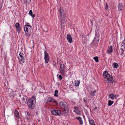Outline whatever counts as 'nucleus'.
I'll list each match as a JSON object with an SVG mask.
<instances>
[{"label": "nucleus", "mask_w": 125, "mask_h": 125, "mask_svg": "<svg viewBox=\"0 0 125 125\" xmlns=\"http://www.w3.org/2000/svg\"><path fill=\"white\" fill-rule=\"evenodd\" d=\"M59 106L63 112L66 114L69 112V110L66 103L61 101L59 102Z\"/></svg>", "instance_id": "obj_1"}, {"label": "nucleus", "mask_w": 125, "mask_h": 125, "mask_svg": "<svg viewBox=\"0 0 125 125\" xmlns=\"http://www.w3.org/2000/svg\"><path fill=\"white\" fill-rule=\"evenodd\" d=\"M35 101V97L34 96L30 99H28L27 102L28 107L31 109H33L35 107L34 104Z\"/></svg>", "instance_id": "obj_2"}, {"label": "nucleus", "mask_w": 125, "mask_h": 125, "mask_svg": "<svg viewBox=\"0 0 125 125\" xmlns=\"http://www.w3.org/2000/svg\"><path fill=\"white\" fill-rule=\"evenodd\" d=\"M103 74L106 81L108 83H113V78L112 75L105 71L104 72Z\"/></svg>", "instance_id": "obj_3"}, {"label": "nucleus", "mask_w": 125, "mask_h": 125, "mask_svg": "<svg viewBox=\"0 0 125 125\" xmlns=\"http://www.w3.org/2000/svg\"><path fill=\"white\" fill-rule=\"evenodd\" d=\"M60 17L61 19V27L63 23H64L66 22L65 20V16L64 14V12L63 9H60Z\"/></svg>", "instance_id": "obj_4"}, {"label": "nucleus", "mask_w": 125, "mask_h": 125, "mask_svg": "<svg viewBox=\"0 0 125 125\" xmlns=\"http://www.w3.org/2000/svg\"><path fill=\"white\" fill-rule=\"evenodd\" d=\"M32 29L31 26L25 25L24 28L25 33L29 37L31 35V30Z\"/></svg>", "instance_id": "obj_5"}, {"label": "nucleus", "mask_w": 125, "mask_h": 125, "mask_svg": "<svg viewBox=\"0 0 125 125\" xmlns=\"http://www.w3.org/2000/svg\"><path fill=\"white\" fill-rule=\"evenodd\" d=\"M60 69L59 72L60 74H61L62 76L65 75V71L66 69L65 66L63 64L60 63Z\"/></svg>", "instance_id": "obj_6"}, {"label": "nucleus", "mask_w": 125, "mask_h": 125, "mask_svg": "<svg viewBox=\"0 0 125 125\" xmlns=\"http://www.w3.org/2000/svg\"><path fill=\"white\" fill-rule=\"evenodd\" d=\"M24 55L23 53H20L18 57V59L20 63H23L24 62H25V60L24 58Z\"/></svg>", "instance_id": "obj_7"}, {"label": "nucleus", "mask_w": 125, "mask_h": 125, "mask_svg": "<svg viewBox=\"0 0 125 125\" xmlns=\"http://www.w3.org/2000/svg\"><path fill=\"white\" fill-rule=\"evenodd\" d=\"M52 114L54 115H61V111L60 110H53L51 111Z\"/></svg>", "instance_id": "obj_8"}, {"label": "nucleus", "mask_w": 125, "mask_h": 125, "mask_svg": "<svg viewBox=\"0 0 125 125\" xmlns=\"http://www.w3.org/2000/svg\"><path fill=\"white\" fill-rule=\"evenodd\" d=\"M67 39L68 40V42L70 43H71L72 42V37L71 35L68 34L67 36Z\"/></svg>", "instance_id": "obj_9"}, {"label": "nucleus", "mask_w": 125, "mask_h": 125, "mask_svg": "<svg viewBox=\"0 0 125 125\" xmlns=\"http://www.w3.org/2000/svg\"><path fill=\"white\" fill-rule=\"evenodd\" d=\"M113 52V46H111L110 47L108 48L107 49V53L109 54H110Z\"/></svg>", "instance_id": "obj_10"}, {"label": "nucleus", "mask_w": 125, "mask_h": 125, "mask_svg": "<svg viewBox=\"0 0 125 125\" xmlns=\"http://www.w3.org/2000/svg\"><path fill=\"white\" fill-rule=\"evenodd\" d=\"M76 118L79 120L80 125H82L83 124V122L81 117L79 116L76 117Z\"/></svg>", "instance_id": "obj_11"}, {"label": "nucleus", "mask_w": 125, "mask_h": 125, "mask_svg": "<svg viewBox=\"0 0 125 125\" xmlns=\"http://www.w3.org/2000/svg\"><path fill=\"white\" fill-rule=\"evenodd\" d=\"M123 4L122 3H120L119 4L118 6V10L119 11L121 10L123 7Z\"/></svg>", "instance_id": "obj_12"}, {"label": "nucleus", "mask_w": 125, "mask_h": 125, "mask_svg": "<svg viewBox=\"0 0 125 125\" xmlns=\"http://www.w3.org/2000/svg\"><path fill=\"white\" fill-rule=\"evenodd\" d=\"M14 115L18 119L19 118V113L18 111L16 110H15V111Z\"/></svg>", "instance_id": "obj_13"}, {"label": "nucleus", "mask_w": 125, "mask_h": 125, "mask_svg": "<svg viewBox=\"0 0 125 125\" xmlns=\"http://www.w3.org/2000/svg\"><path fill=\"white\" fill-rule=\"evenodd\" d=\"M109 97L112 100H113L115 99H116V95H114L112 94H110L109 95Z\"/></svg>", "instance_id": "obj_14"}, {"label": "nucleus", "mask_w": 125, "mask_h": 125, "mask_svg": "<svg viewBox=\"0 0 125 125\" xmlns=\"http://www.w3.org/2000/svg\"><path fill=\"white\" fill-rule=\"evenodd\" d=\"M88 119L90 125H94L95 124L94 123V120L92 119L90 120L89 118H88Z\"/></svg>", "instance_id": "obj_15"}, {"label": "nucleus", "mask_w": 125, "mask_h": 125, "mask_svg": "<svg viewBox=\"0 0 125 125\" xmlns=\"http://www.w3.org/2000/svg\"><path fill=\"white\" fill-rule=\"evenodd\" d=\"M96 92V91H94L93 92L91 91V94L90 95V97H91V98L92 99L93 97L95 95V93Z\"/></svg>", "instance_id": "obj_16"}, {"label": "nucleus", "mask_w": 125, "mask_h": 125, "mask_svg": "<svg viewBox=\"0 0 125 125\" xmlns=\"http://www.w3.org/2000/svg\"><path fill=\"white\" fill-rule=\"evenodd\" d=\"M29 13L30 14V15L33 18V19L35 17V15L32 14V12L31 10H30L29 12Z\"/></svg>", "instance_id": "obj_17"}, {"label": "nucleus", "mask_w": 125, "mask_h": 125, "mask_svg": "<svg viewBox=\"0 0 125 125\" xmlns=\"http://www.w3.org/2000/svg\"><path fill=\"white\" fill-rule=\"evenodd\" d=\"M25 117L26 119L27 120H29L30 119L31 117V115L28 112L27 113V115Z\"/></svg>", "instance_id": "obj_18"}, {"label": "nucleus", "mask_w": 125, "mask_h": 125, "mask_svg": "<svg viewBox=\"0 0 125 125\" xmlns=\"http://www.w3.org/2000/svg\"><path fill=\"white\" fill-rule=\"evenodd\" d=\"M114 102L110 100H109L108 101V106H110L112 105L114 103Z\"/></svg>", "instance_id": "obj_19"}, {"label": "nucleus", "mask_w": 125, "mask_h": 125, "mask_svg": "<svg viewBox=\"0 0 125 125\" xmlns=\"http://www.w3.org/2000/svg\"><path fill=\"white\" fill-rule=\"evenodd\" d=\"M53 99L50 97H49L48 98L46 101L47 102H53Z\"/></svg>", "instance_id": "obj_20"}, {"label": "nucleus", "mask_w": 125, "mask_h": 125, "mask_svg": "<svg viewBox=\"0 0 125 125\" xmlns=\"http://www.w3.org/2000/svg\"><path fill=\"white\" fill-rule=\"evenodd\" d=\"M100 36H98L95 37L94 39V41H95L97 42H98L99 41V38Z\"/></svg>", "instance_id": "obj_21"}, {"label": "nucleus", "mask_w": 125, "mask_h": 125, "mask_svg": "<svg viewBox=\"0 0 125 125\" xmlns=\"http://www.w3.org/2000/svg\"><path fill=\"white\" fill-rule=\"evenodd\" d=\"M54 95L55 97H57L58 96V90H56L55 91Z\"/></svg>", "instance_id": "obj_22"}, {"label": "nucleus", "mask_w": 125, "mask_h": 125, "mask_svg": "<svg viewBox=\"0 0 125 125\" xmlns=\"http://www.w3.org/2000/svg\"><path fill=\"white\" fill-rule=\"evenodd\" d=\"M31 0H24V3L26 5L29 4L31 1Z\"/></svg>", "instance_id": "obj_23"}, {"label": "nucleus", "mask_w": 125, "mask_h": 125, "mask_svg": "<svg viewBox=\"0 0 125 125\" xmlns=\"http://www.w3.org/2000/svg\"><path fill=\"white\" fill-rule=\"evenodd\" d=\"M80 81H75V83L74 84L76 86H79V83H80Z\"/></svg>", "instance_id": "obj_24"}, {"label": "nucleus", "mask_w": 125, "mask_h": 125, "mask_svg": "<svg viewBox=\"0 0 125 125\" xmlns=\"http://www.w3.org/2000/svg\"><path fill=\"white\" fill-rule=\"evenodd\" d=\"M44 59L45 60V63H47L49 61V57H44Z\"/></svg>", "instance_id": "obj_25"}, {"label": "nucleus", "mask_w": 125, "mask_h": 125, "mask_svg": "<svg viewBox=\"0 0 125 125\" xmlns=\"http://www.w3.org/2000/svg\"><path fill=\"white\" fill-rule=\"evenodd\" d=\"M113 67L114 68H117V67H118V64L115 62H114L113 63Z\"/></svg>", "instance_id": "obj_26"}, {"label": "nucleus", "mask_w": 125, "mask_h": 125, "mask_svg": "<svg viewBox=\"0 0 125 125\" xmlns=\"http://www.w3.org/2000/svg\"><path fill=\"white\" fill-rule=\"evenodd\" d=\"M44 57H49V55L48 54L47 52L45 51L44 52Z\"/></svg>", "instance_id": "obj_27"}, {"label": "nucleus", "mask_w": 125, "mask_h": 125, "mask_svg": "<svg viewBox=\"0 0 125 125\" xmlns=\"http://www.w3.org/2000/svg\"><path fill=\"white\" fill-rule=\"evenodd\" d=\"M57 77L60 80H61L62 78V76L61 75L58 74L57 75Z\"/></svg>", "instance_id": "obj_28"}, {"label": "nucleus", "mask_w": 125, "mask_h": 125, "mask_svg": "<svg viewBox=\"0 0 125 125\" xmlns=\"http://www.w3.org/2000/svg\"><path fill=\"white\" fill-rule=\"evenodd\" d=\"M16 29L18 33H20L21 32V29L20 27H18Z\"/></svg>", "instance_id": "obj_29"}, {"label": "nucleus", "mask_w": 125, "mask_h": 125, "mask_svg": "<svg viewBox=\"0 0 125 125\" xmlns=\"http://www.w3.org/2000/svg\"><path fill=\"white\" fill-rule=\"evenodd\" d=\"M98 58V57L96 56L94 57L93 59L96 62H99Z\"/></svg>", "instance_id": "obj_30"}, {"label": "nucleus", "mask_w": 125, "mask_h": 125, "mask_svg": "<svg viewBox=\"0 0 125 125\" xmlns=\"http://www.w3.org/2000/svg\"><path fill=\"white\" fill-rule=\"evenodd\" d=\"M120 54L122 56H123L124 55V51L123 49L121 48L120 50Z\"/></svg>", "instance_id": "obj_31"}, {"label": "nucleus", "mask_w": 125, "mask_h": 125, "mask_svg": "<svg viewBox=\"0 0 125 125\" xmlns=\"http://www.w3.org/2000/svg\"><path fill=\"white\" fill-rule=\"evenodd\" d=\"M84 111L85 112V114H86L87 115H89L88 114V111L86 109H84Z\"/></svg>", "instance_id": "obj_32"}, {"label": "nucleus", "mask_w": 125, "mask_h": 125, "mask_svg": "<svg viewBox=\"0 0 125 125\" xmlns=\"http://www.w3.org/2000/svg\"><path fill=\"white\" fill-rule=\"evenodd\" d=\"M20 25L19 23L18 22L17 23L15 24V28H17L18 27H20Z\"/></svg>", "instance_id": "obj_33"}, {"label": "nucleus", "mask_w": 125, "mask_h": 125, "mask_svg": "<svg viewBox=\"0 0 125 125\" xmlns=\"http://www.w3.org/2000/svg\"><path fill=\"white\" fill-rule=\"evenodd\" d=\"M73 112H74L76 113V114L78 115H80V112L79 111H78L77 112L76 111V110H73Z\"/></svg>", "instance_id": "obj_34"}, {"label": "nucleus", "mask_w": 125, "mask_h": 125, "mask_svg": "<svg viewBox=\"0 0 125 125\" xmlns=\"http://www.w3.org/2000/svg\"><path fill=\"white\" fill-rule=\"evenodd\" d=\"M20 100H21L22 101H24L25 100V98L22 95L21 98Z\"/></svg>", "instance_id": "obj_35"}, {"label": "nucleus", "mask_w": 125, "mask_h": 125, "mask_svg": "<svg viewBox=\"0 0 125 125\" xmlns=\"http://www.w3.org/2000/svg\"><path fill=\"white\" fill-rule=\"evenodd\" d=\"M125 41V39L124 40V41H123V42H122V43L121 45V47H122L124 46L125 47V44L124 42V41Z\"/></svg>", "instance_id": "obj_36"}, {"label": "nucleus", "mask_w": 125, "mask_h": 125, "mask_svg": "<svg viewBox=\"0 0 125 125\" xmlns=\"http://www.w3.org/2000/svg\"><path fill=\"white\" fill-rule=\"evenodd\" d=\"M108 5H107V4L106 3V6L105 7V10L106 11V10H107V9L108 8Z\"/></svg>", "instance_id": "obj_37"}, {"label": "nucleus", "mask_w": 125, "mask_h": 125, "mask_svg": "<svg viewBox=\"0 0 125 125\" xmlns=\"http://www.w3.org/2000/svg\"><path fill=\"white\" fill-rule=\"evenodd\" d=\"M74 109H75V110H76L77 111L78 110V107L77 106H75L74 107Z\"/></svg>", "instance_id": "obj_38"}, {"label": "nucleus", "mask_w": 125, "mask_h": 125, "mask_svg": "<svg viewBox=\"0 0 125 125\" xmlns=\"http://www.w3.org/2000/svg\"><path fill=\"white\" fill-rule=\"evenodd\" d=\"M95 37L98 36H100L99 34L98 33H97V32H96L95 33Z\"/></svg>", "instance_id": "obj_39"}, {"label": "nucleus", "mask_w": 125, "mask_h": 125, "mask_svg": "<svg viewBox=\"0 0 125 125\" xmlns=\"http://www.w3.org/2000/svg\"><path fill=\"white\" fill-rule=\"evenodd\" d=\"M53 66H55L56 68L57 67L56 66V62H53Z\"/></svg>", "instance_id": "obj_40"}, {"label": "nucleus", "mask_w": 125, "mask_h": 125, "mask_svg": "<svg viewBox=\"0 0 125 125\" xmlns=\"http://www.w3.org/2000/svg\"><path fill=\"white\" fill-rule=\"evenodd\" d=\"M53 102H54L56 104H57V101L53 99Z\"/></svg>", "instance_id": "obj_41"}, {"label": "nucleus", "mask_w": 125, "mask_h": 125, "mask_svg": "<svg viewBox=\"0 0 125 125\" xmlns=\"http://www.w3.org/2000/svg\"><path fill=\"white\" fill-rule=\"evenodd\" d=\"M83 100L84 102H85V103L87 102V101H86V99L85 98H83Z\"/></svg>", "instance_id": "obj_42"}, {"label": "nucleus", "mask_w": 125, "mask_h": 125, "mask_svg": "<svg viewBox=\"0 0 125 125\" xmlns=\"http://www.w3.org/2000/svg\"><path fill=\"white\" fill-rule=\"evenodd\" d=\"M2 7V4L0 5V9H1Z\"/></svg>", "instance_id": "obj_43"}, {"label": "nucleus", "mask_w": 125, "mask_h": 125, "mask_svg": "<svg viewBox=\"0 0 125 125\" xmlns=\"http://www.w3.org/2000/svg\"><path fill=\"white\" fill-rule=\"evenodd\" d=\"M97 108V107H95L94 108V110H95Z\"/></svg>", "instance_id": "obj_44"}, {"label": "nucleus", "mask_w": 125, "mask_h": 125, "mask_svg": "<svg viewBox=\"0 0 125 125\" xmlns=\"http://www.w3.org/2000/svg\"><path fill=\"white\" fill-rule=\"evenodd\" d=\"M18 94L19 95V97H21V96H22V95H21H21L19 94Z\"/></svg>", "instance_id": "obj_45"}, {"label": "nucleus", "mask_w": 125, "mask_h": 125, "mask_svg": "<svg viewBox=\"0 0 125 125\" xmlns=\"http://www.w3.org/2000/svg\"><path fill=\"white\" fill-rule=\"evenodd\" d=\"M40 92V93H43V92H41V91Z\"/></svg>", "instance_id": "obj_46"}, {"label": "nucleus", "mask_w": 125, "mask_h": 125, "mask_svg": "<svg viewBox=\"0 0 125 125\" xmlns=\"http://www.w3.org/2000/svg\"><path fill=\"white\" fill-rule=\"evenodd\" d=\"M22 125H26L25 124L23 125V124H22Z\"/></svg>", "instance_id": "obj_47"}, {"label": "nucleus", "mask_w": 125, "mask_h": 125, "mask_svg": "<svg viewBox=\"0 0 125 125\" xmlns=\"http://www.w3.org/2000/svg\"><path fill=\"white\" fill-rule=\"evenodd\" d=\"M20 99L19 98V101H20Z\"/></svg>", "instance_id": "obj_48"}, {"label": "nucleus", "mask_w": 125, "mask_h": 125, "mask_svg": "<svg viewBox=\"0 0 125 125\" xmlns=\"http://www.w3.org/2000/svg\"><path fill=\"white\" fill-rule=\"evenodd\" d=\"M36 114H37V112H36Z\"/></svg>", "instance_id": "obj_49"}, {"label": "nucleus", "mask_w": 125, "mask_h": 125, "mask_svg": "<svg viewBox=\"0 0 125 125\" xmlns=\"http://www.w3.org/2000/svg\"><path fill=\"white\" fill-rule=\"evenodd\" d=\"M83 117H84H84H84V116H83Z\"/></svg>", "instance_id": "obj_50"}, {"label": "nucleus", "mask_w": 125, "mask_h": 125, "mask_svg": "<svg viewBox=\"0 0 125 125\" xmlns=\"http://www.w3.org/2000/svg\"><path fill=\"white\" fill-rule=\"evenodd\" d=\"M0 10H1V9H0Z\"/></svg>", "instance_id": "obj_51"}]
</instances>
